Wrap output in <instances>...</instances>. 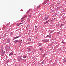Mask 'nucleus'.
Instances as JSON below:
<instances>
[{
	"label": "nucleus",
	"instance_id": "obj_1",
	"mask_svg": "<svg viewBox=\"0 0 66 66\" xmlns=\"http://www.w3.org/2000/svg\"><path fill=\"white\" fill-rule=\"evenodd\" d=\"M3 47H1V50L0 51H1V52H3Z\"/></svg>",
	"mask_w": 66,
	"mask_h": 66
},
{
	"label": "nucleus",
	"instance_id": "obj_2",
	"mask_svg": "<svg viewBox=\"0 0 66 66\" xmlns=\"http://www.w3.org/2000/svg\"><path fill=\"white\" fill-rule=\"evenodd\" d=\"M22 57H23V59H26V58L27 57V56H26V55H23L22 56Z\"/></svg>",
	"mask_w": 66,
	"mask_h": 66
},
{
	"label": "nucleus",
	"instance_id": "obj_3",
	"mask_svg": "<svg viewBox=\"0 0 66 66\" xmlns=\"http://www.w3.org/2000/svg\"><path fill=\"white\" fill-rule=\"evenodd\" d=\"M17 60L18 61H19V62H20V61L21 60L20 58H19V57H18L17 58Z\"/></svg>",
	"mask_w": 66,
	"mask_h": 66
},
{
	"label": "nucleus",
	"instance_id": "obj_4",
	"mask_svg": "<svg viewBox=\"0 0 66 66\" xmlns=\"http://www.w3.org/2000/svg\"><path fill=\"white\" fill-rule=\"evenodd\" d=\"M22 41V40H21L18 41V43H20V45H21V43H22V42H21Z\"/></svg>",
	"mask_w": 66,
	"mask_h": 66
},
{
	"label": "nucleus",
	"instance_id": "obj_5",
	"mask_svg": "<svg viewBox=\"0 0 66 66\" xmlns=\"http://www.w3.org/2000/svg\"><path fill=\"white\" fill-rule=\"evenodd\" d=\"M55 20V19L54 18L53 20H52L51 21L52 22H53Z\"/></svg>",
	"mask_w": 66,
	"mask_h": 66
},
{
	"label": "nucleus",
	"instance_id": "obj_6",
	"mask_svg": "<svg viewBox=\"0 0 66 66\" xmlns=\"http://www.w3.org/2000/svg\"><path fill=\"white\" fill-rule=\"evenodd\" d=\"M48 18H49V16H47V17L44 20V21L45 20H47Z\"/></svg>",
	"mask_w": 66,
	"mask_h": 66
},
{
	"label": "nucleus",
	"instance_id": "obj_7",
	"mask_svg": "<svg viewBox=\"0 0 66 66\" xmlns=\"http://www.w3.org/2000/svg\"><path fill=\"white\" fill-rule=\"evenodd\" d=\"M63 62H66V59H64L63 60Z\"/></svg>",
	"mask_w": 66,
	"mask_h": 66
},
{
	"label": "nucleus",
	"instance_id": "obj_8",
	"mask_svg": "<svg viewBox=\"0 0 66 66\" xmlns=\"http://www.w3.org/2000/svg\"><path fill=\"white\" fill-rule=\"evenodd\" d=\"M9 55H13V53H11L9 54Z\"/></svg>",
	"mask_w": 66,
	"mask_h": 66
},
{
	"label": "nucleus",
	"instance_id": "obj_9",
	"mask_svg": "<svg viewBox=\"0 0 66 66\" xmlns=\"http://www.w3.org/2000/svg\"><path fill=\"white\" fill-rule=\"evenodd\" d=\"M65 43V42L64 41H62L61 42V43H62V44H64Z\"/></svg>",
	"mask_w": 66,
	"mask_h": 66
},
{
	"label": "nucleus",
	"instance_id": "obj_10",
	"mask_svg": "<svg viewBox=\"0 0 66 66\" xmlns=\"http://www.w3.org/2000/svg\"><path fill=\"white\" fill-rule=\"evenodd\" d=\"M44 61H42L41 62V65H43L44 64Z\"/></svg>",
	"mask_w": 66,
	"mask_h": 66
},
{
	"label": "nucleus",
	"instance_id": "obj_11",
	"mask_svg": "<svg viewBox=\"0 0 66 66\" xmlns=\"http://www.w3.org/2000/svg\"><path fill=\"white\" fill-rule=\"evenodd\" d=\"M28 39L29 41H31V38H28Z\"/></svg>",
	"mask_w": 66,
	"mask_h": 66
},
{
	"label": "nucleus",
	"instance_id": "obj_12",
	"mask_svg": "<svg viewBox=\"0 0 66 66\" xmlns=\"http://www.w3.org/2000/svg\"><path fill=\"white\" fill-rule=\"evenodd\" d=\"M26 16H25L24 17H23V18H22L21 19H22H22H24V18H26Z\"/></svg>",
	"mask_w": 66,
	"mask_h": 66
},
{
	"label": "nucleus",
	"instance_id": "obj_13",
	"mask_svg": "<svg viewBox=\"0 0 66 66\" xmlns=\"http://www.w3.org/2000/svg\"><path fill=\"white\" fill-rule=\"evenodd\" d=\"M31 10L30 9H29L28 11L27 12V13H29V12H30V11Z\"/></svg>",
	"mask_w": 66,
	"mask_h": 66
},
{
	"label": "nucleus",
	"instance_id": "obj_14",
	"mask_svg": "<svg viewBox=\"0 0 66 66\" xmlns=\"http://www.w3.org/2000/svg\"><path fill=\"white\" fill-rule=\"evenodd\" d=\"M21 36V35L18 36V37H16L15 38H18L19 37H20V36Z\"/></svg>",
	"mask_w": 66,
	"mask_h": 66
},
{
	"label": "nucleus",
	"instance_id": "obj_15",
	"mask_svg": "<svg viewBox=\"0 0 66 66\" xmlns=\"http://www.w3.org/2000/svg\"><path fill=\"white\" fill-rule=\"evenodd\" d=\"M18 42V40H15V41H14V42L15 43H17V42Z\"/></svg>",
	"mask_w": 66,
	"mask_h": 66
},
{
	"label": "nucleus",
	"instance_id": "obj_16",
	"mask_svg": "<svg viewBox=\"0 0 66 66\" xmlns=\"http://www.w3.org/2000/svg\"><path fill=\"white\" fill-rule=\"evenodd\" d=\"M47 3V1H44V2L43 3V4H45L46 3Z\"/></svg>",
	"mask_w": 66,
	"mask_h": 66
},
{
	"label": "nucleus",
	"instance_id": "obj_17",
	"mask_svg": "<svg viewBox=\"0 0 66 66\" xmlns=\"http://www.w3.org/2000/svg\"><path fill=\"white\" fill-rule=\"evenodd\" d=\"M16 37H15V38H14V39H13V41L14 40H15V39H17V38H16Z\"/></svg>",
	"mask_w": 66,
	"mask_h": 66
},
{
	"label": "nucleus",
	"instance_id": "obj_18",
	"mask_svg": "<svg viewBox=\"0 0 66 66\" xmlns=\"http://www.w3.org/2000/svg\"><path fill=\"white\" fill-rule=\"evenodd\" d=\"M19 58L21 59V60H22V58H21V57H20H20H19Z\"/></svg>",
	"mask_w": 66,
	"mask_h": 66
},
{
	"label": "nucleus",
	"instance_id": "obj_19",
	"mask_svg": "<svg viewBox=\"0 0 66 66\" xmlns=\"http://www.w3.org/2000/svg\"><path fill=\"white\" fill-rule=\"evenodd\" d=\"M49 21H50V20H47L46 22L47 23H48V22H49Z\"/></svg>",
	"mask_w": 66,
	"mask_h": 66
},
{
	"label": "nucleus",
	"instance_id": "obj_20",
	"mask_svg": "<svg viewBox=\"0 0 66 66\" xmlns=\"http://www.w3.org/2000/svg\"><path fill=\"white\" fill-rule=\"evenodd\" d=\"M37 27H38V26H36H36H35V28H37Z\"/></svg>",
	"mask_w": 66,
	"mask_h": 66
},
{
	"label": "nucleus",
	"instance_id": "obj_21",
	"mask_svg": "<svg viewBox=\"0 0 66 66\" xmlns=\"http://www.w3.org/2000/svg\"><path fill=\"white\" fill-rule=\"evenodd\" d=\"M40 5H39V6H37V8H39L40 7Z\"/></svg>",
	"mask_w": 66,
	"mask_h": 66
},
{
	"label": "nucleus",
	"instance_id": "obj_22",
	"mask_svg": "<svg viewBox=\"0 0 66 66\" xmlns=\"http://www.w3.org/2000/svg\"><path fill=\"white\" fill-rule=\"evenodd\" d=\"M16 25L17 26H20V23H19V24H16Z\"/></svg>",
	"mask_w": 66,
	"mask_h": 66
},
{
	"label": "nucleus",
	"instance_id": "obj_23",
	"mask_svg": "<svg viewBox=\"0 0 66 66\" xmlns=\"http://www.w3.org/2000/svg\"><path fill=\"white\" fill-rule=\"evenodd\" d=\"M46 23H47V22L46 21L44 22V24H46Z\"/></svg>",
	"mask_w": 66,
	"mask_h": 66
},
{
	"label": "nucleus",
	"instance_id": "obj_24",
	"mask_svg": "<svg viewBox=\"0 0 66 66\" xmlns=\"http://www.w3.org/2000/svg\"><path fill=\"white\" fill-rule=\"evenodd\" d=\"M43 42H46V40H43Z\"/></svg>",
	"mask_w": 66,
	"mask_h": 66
},
{
	"label": "nucleus",
	"instance_id": "obj_25",
	"mask_svg": "<svg viewBox=\"0 0 66 66\" xmlns=\"http://www.w3.org/2000/svg\"><path fill=\"white\" fill-rule=\"evenodd\" d=\"M53 31H54V30L52 31L50 33H51L52 32H53Z\"/></svg>",
	"mask_w": 66,
	"mask_h": 66
},
{
	"label": "nucleus",
	"instance_id": "obj_26",
	"mask_svg": "<svg viewBox=\"0 0 66 66\" xmlns=\"http://www.w3.org/2000/svg\"><path fill=\"white\" fill-rule=\"evenodd\" d=\"M10 34H11V35H13V32H11L10 33Z\"/></svg>",
	"mask_w": 66,
	"mask_h": 66
},
{
	"label": "nucleus",
	"instance_id": "obj_27",
	"mask_svg": "<svg viewBox=\"0 0 66 66\" xmlns=\"http://www.w3.org/2000/svg\"><path fill=\"white\" fill-rule=\"evenodd\" d=\"M45 56V55H43V57H44Z\"/></svg>",
	"mask_w": 66,
	"mask_h": 66
},
{
	"label": "nucleus",
	"instance_id": "obj_28",
	"mask_svg": "<svg viewBox=\"0 0 66 66\" xmlns=\"http://www.w3.org/2000/svg\"><path fill=\"white\" fill-rule=\"evenodd\" d=\"M20 24H23V23H20Z\"/></svg>",
	"mask_w": 66,
	"mask_h": 66
},
{
	"label": "nucleus",
	"instance_id": "obj_29",
	"mask_svg": "<svg viewBox=\"0 0 66 66\" xmlns=\"http://www.w3.org/2000/svg\"><path fill=\"white\" fill-rule=\"evenodd\" d=\"M49 35H47L46 37H49Z\"/></svg>",
	"mask_w": 66,
	"mask_h": 66
},
{
	"label": "nucleus",
	"instance_id": "obj_30",
	"mask_svg": "<svg viewBox=\"0 0 66 66\" xmlns=\"http://www.w3.org/2000/svg\"><path fill=\"white\" fill-rule=\"evenodd\" d=\"M24 21V19L23 20H22V21H21V22H22V21Z\"/></svg>",
	"mask_w": 66,
	"mask_h": 66
},
{
	"label": "nucleus",
	"instance_id": "obj_31",
	"mask_svg": "<svg viewBox=\"0 0 66 66\" xmlns=\"http://www.w3.org/2000/svg\"><path fill=\"white\" fill-rule=\"evenodd\" d=\"M42 44H40L39 45V46H42Z\"/></svg>",
	"mask_w": 66,
	"mask_h": 66
},
{
	"label": "nucleus",
	"instance_id": "obj_32",
	"mask_svg": "<svg viewBox=\"0 0 66 66\" xmlns=\"http://www.w3.org/2000/svg\"><path fill=\"white\" fill-rule=\"evenodd\" d=\"M4 54L3 53H2V55H4Z\"/></svg>",
	"mask_w": 66,
	"mask_h": 66
},
{
	"label": "nucleus",
	"instance_id": "obj_33",
	"mask_svg": "<svg viewBox=\"0 0 66 66\" xmlns=\"http://www.w3.org/2000/svg\"><path fill=\"white\" fill-rule=\"evenodd\" d=\"M3 53L5 54V51H4L3 52Z\"/></svg>",
	"mask_w": 66,
	"mask_h": 66
},
{
	"label": "nucleus",
	"instance_id": "obj_34",
	"mask_svg": "<svg viewBox=\"0 0 66 66\" xmlns=\"http://www.w3.org/2000/svg\"><path fill=\"white\" fill-rule=\"evenodd\" d=\"M1 36H3V34L2 35H1Z\"/></svg>",
	"mask_w": 66,
	"mask_h": 66
},
{
	"label": "nucleus",
	"instance_id": "obj_35",
	"mask_svg": "<svg viewBox=\"0 0 66 66\" xmlns=\"http://www.w3.org/2000/svg\"><path fill=\"white\" fill-rule=\"evenodd\" d=\"M28 49H29V50H31L30 48H28Z\"/></svg>",
	"mask_w": 66,
	"mask_h": 66
},
{
	"label": "nucleus",
	"instance_id": "obj_36",
	"mask_svg": "<svg viewBox=\"0 0 66 66\" xmlns=\"http://www.w3.org/2000/svg\"><path fill=\"white\" fill-rule=\"evenodd\" d=\"M42 48H40V50H42Z\"/></svg>",
	"mask_w": 66,
	"mask_h": 66
},
{
	"label": "nucleus",
	"instance_id": "obj_37",
	"mask_svg": "<svg viewBox=\"0 0 66 66\" xmlns=\"http://www.w3.org/2000/svg\"><path fill=\"white\" fill-rule=\"evenodd\" d=\"M4 35H5V36H6V34H4Z\"/></svg>",
	"mask_w": 66,
	"mask_h": 66
},
{
	"label": "nucleus",
	"instance_id": "obj_38",
	"mask_svg": "<svg viewBox=\"0 0 66 66\" xmlns=\"http://www.w3.org/2000/svg\"><path fill=\"white\" fill-rule=\"evenodd\" d=\"M20 56L21 57H22V56Z\"/></svg>",
	"mask_w": 66,
	"mask_h": 66
},
{
	"label": "nucleus",
	"instance_id": "obj_39",
	"mask_svg": "<svg viewBox=\"0 0 66 66\" xmlns=\"http://www.w3.org/2000/svg\"><path fill=\"white\" fill-rule=\"evenodd\" d=\"M46 16L44 18V19H45V18H46Z\"/></svg>",
	"mask_w": 66,
	"mask_h": 66
},
{
	"label": "nucleus",
	"instance_id": "obj_40",
	"mask_svg": "<svg viewBox=\"0 0 66 66\" xmlns=\"http://www.w3.org/2000/svg\"><path fill=\"white\" fill-rule=\"evenodd\" d=\"M10 49V47H9V49Z\"/></svg>",
	"mask_w": 66,
	"mask_h": 66
},
{
	"label": "nucleus",
	"instance_id": "obj_41",
	"mask_svg": "<svg viewBox=\"0 0 66 66\" xmlns=\"http://www.w3.org/2000/svg\"><path fill=\"white\" fill-rule=\"evenodd\" d=\"M60 27H62V26H61H61H60Z\"/></svg>",
	"mask_w": 66,
	"mask_h": 66
},
{
	"label": "nucleus",
	"instance_id": "obj_42",
	"mask_svg": "<svg viewBox=\"0 0 66 66\" xmlns=\"http://www.w3.org/2000/svg\"><path fill=\"white\" fill-rule=\"evenodd\" d=\"M28 26L27 25L26 27V28H27L28 27Z\"/></svg>",
	"mask_w": 66,
	"mask_h": 66
},
{
	"label": "nucleus",
	"instance_id": "obj_43",
	"mask_svg": "<svg viewBox=\"0 0 66 66\" xmlns=\"http://www.w3.org/2000/svg\"><path fill=\"white\" fill-rule=\"evenodd\" d=\"M1 37L0 36V39H1Z\"/></svg>",
	"mask_w": 66,
	"mask_h": 66
},
{
	"label": "nucleus",
	"instance_id": "obj_44",
	"mask_svg": "<svg viewBox=\"0 0 66 66\" xmlns=\"http://www.w3.org/2000/svg\"><path fill=\"white\" fill-rule=\"evenodd\" d=\"M63 24H62L61 25L62 26H63Z\"/></svg>",
	"mask_w": 66,
	"mask_h": 66
},
{
	"label": "nucleus",
	"instance_id": "obj_45",
	"mask_svg": "<svg viewBox=\"0 0 66 66\" xmlns=\"http://www.w3.org/2000/svg\"><path fill=\"white\" fill-rule=\"evenodd\" d=\"M27 26H29V24H28V25H27Z\"/></svg>",
	"mask_w": 66,
	"mask_h": 66
},
{
	"label": "nucleus",
	"instance_id": "obj_46",
	"mask_svg": "<svg viewBox=\"0 0 66 66\" xmlns=\"http://www.w3.org/2000/svg\"><path fill=\"white\" fill-rule=\"evenodd\" d=\"M29 36L30 37V35H29Z\"/></svg>",
	"mask_w": 66,
	"mask_h": 66
},
{
	"label": "nucleus",
	"instance_id": "obj_47",
	"mask_svg": "<svg viewBox=\"0 0 66 66\" xmlns=\"http://www.w3.org/2000/svg\"><path fill=\"white\" fill-rule=\"evenodd\" d=\"M28 44H30V42H29V43H28Z\"/></svg>",
	"mask_w": 66,
	"mask_h": 66
},
{
	"label": "nucleus",
	"instance_id": "obj_48",
	"mask_svg": "<svg viewBox=\"0 0 66 66\" xmlns=\"http://www.w3.org/2000/svg\"><path fill=\"white\" fill-rule=\"evenodd\" d=\"M7 48V47L6 48V49Z\"/></svg>",
	"mask_w": 66,
	"mask_h": 66
},
{
	"label": "nucleus",
	"instance_id": "obj_49",
	"mask_svg": "<svg viewBox=\"0 0 66 66\" xmlns=\"http://www.w3.org/2000/svg\"><path fill=\"white\" fill-rule=\"evenodd\" d=\"M9 30H10V29Z\"/></svg>",
	"mask_w": 66,
	"mask_h": 66
}]
</instances>
